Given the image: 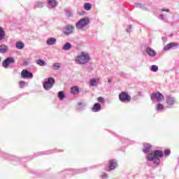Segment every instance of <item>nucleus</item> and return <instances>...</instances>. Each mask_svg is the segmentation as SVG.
I'll return each mask as SVG.
<instances>
[{"instance_id":"21","label":"nucleus","mask_w":179,"mask_h":179,"mask_svg":"<svg viewBox=\"0 0 179 179\" xmlns=\"http://www.w3.org/2000/svg\"><path fill=\"white\" fill-rule=\"evenodd\" d=\"M59 68H61V64L59 63H54L52 65V69L54 71H58V69H59Z\"/></svg>"},{"instance_id":"7","label":"nucleus","mask_w":179,"mask_h":179,"mask_svg":"<svg viewBox=\"0 0 179 179\" xmlns=\"http://www.w3.org/2000/svg\"><path fill=\"white\" fill-rule=\"evenodd\" d=\"M73 29H75L73 25L68 24L64 27L63 32L66 36H69V34H72V33H73Z\"/></svg>"},{"instance_id":"20","label":"nucleus","mask_w":179,"mask_h":179,"mask_svg":"<svg viewBox=\"0 0 179 179\" xmlns=\"http://www.w3.org/2000/svg\"><path fill=\"white\" fill-rule=\"evenodd\" d=\"M8 51V46L5 45H0V52L5 53Z\"/></svg>"},{"instance_id":"26","label":"nucleus","mask_w":179,"mask_h":179,"mask_svg":"<svg viewBox=\"0 0 179 179\" xmlns=\"http://www.w3.org/2000/svg\"><path fill=\"white\" fill-rule=\"evenodd\" d=\"M3 37H5V31L0 27V41L3 40Z\"/></svg>"},{"instance_id":"24","label":"nucleus","mask_w":179,"mask_h":179,"mask_svg":"<svg viewBox=\"0 0 179 179\" xmlns=\"http://www.w3.org/2000/svg\"><path fill=\"white\" fill-rule=\"evenodd\" d=\"M72 45H71V43H66L64 46H63V50L65 51H68V50H71V48Z\"/></svg>"},{"instance_id":"16","label":"nucleus","mask_w":179,"mask_h":179,"mask_svg":"<svg viewBox=\"0 0 179 179\" xmlns=\"http://www.w3.org/2000/svg\"><path fill=\"white\" fill-rule=\"evenodd\" d=\"M146 52L150 55V57H155L156 55V52L153 50V49L150 48H147Z\"/></svg>"},{"instance_id":"19","label":"nucleus","mask_w":179,"mask_h":179,"mask_svg":"<svg viewBox=\"0 0 179 179\" xmlns=\"http://www.w3.org/2000/svg\"><path fill=\"white\" fill-rule=\"evenodd\" d=\"M15 47L18 50H22L24 48V43H23L22 42L18 41L16 43Z\"/></svg>"},{"instance_id":"23","label":"nucleus","mask_w":179,"mask_h":179,"mask_svg":"<svg viewBox=\"0 0 179 179\" xmlns=\"http://www.w3.org/2000/svg\"><path fill=\"white\" fill-rule=\"evenodd\" d=\"M36 64L38 65H39V66H45V65H46V63L44 60H41V59H38L36 61Z\"/></svg>"},{"instance_id":"36","label":"nucleus","mask_w":179,"mask_h":179,"mask_svg":"<svg viewBox=\"0 0 179 179\" xmlns=\"http://www.w3.org/2000/svg\"><path fill=\"white\" fill-rule=\"evenodd\" d=\"M160 19H164V15L163 14H161L159 15Z\"/></svg>"},{"instance_id":"34","label":"nucleus","mask_w":179,"mask_h":179,"mask_svg":"<svg viewBox=\"0 0 179 179\" xmlns=\"http://www.w3.org/2000/svg\"><path fill=\"white\" fill-rule=\"evenodd\" d=\"M98 101H100V103H104V98H103L102 96L99 97Z\"/></svg>"},{"instance_id":"30","label":"nucleus","mask_w":179,"mask_h":179,"mask_svg":"<svg viewBox=\"0 0 179 179\" xmlns=\"http://www.w3.org/2000/svg\"><path fill=\"white\" fill-rule=\"evenodd\" d=\"M26 83H24V81H20V83H19V85H20V87L21 88V89H23L24 87V85H25Z\"/></svg>"},{"instance_id":"4","label":"nucleus","mask_w":179,"mask_h":179,"mask_svg":"<svg viewBox=\"0 0 179 179\" xmlns=\"http://www.w3.org/2000/svg\"><path fill=\"white\" fill-rule=\"evenodd\" d=\"M89 22H90L89 18L85 17L79 20L76 23V27L77 29H82L83 27H85V26H87V24H89Z\"/></svg>"},{"instance_id":"35","label":"nucleus","mask_w":179,"mask_h":179,"mask_svg":"<svg viewBox=\"0 0 179 179\" xmlns=\"http://www.w3.org/2000/svg\"><path fill=\"white\" fill-rule=\"evenodd\" d=\"M162 12H170V9H162Z\"/></svg>"},{"instance_id":"31","label":"nucleus","mask_w":179,"mask_h":179,"mask_svg":"<svg viewBox=\"0 0 179 179\" xmlns=\"http://www.w3.org/2000/svg\"><path fill=\"white\" fill-rule=\"evenodd\" d=\"M152 161H154L155 164H160V159H159V158H155Z\"/></svg>"},{"instance_id":"22","label":"nucleus","mask_w":179,"mask_h":179,"mask_svg":"<svg viewBox=\"0 0 179 179\" xmlns=\"http://www.w3.org/2000/svg\"><path fill=\"white\" fill-rule=\"evenodd\" d=\"M150 149H152V145L147 144L145 149L143 150V152L144 153H148L150 150Z\"/></svg>"},{"instance_id":"12","label":"nucleus","mask_w":179,"mask_h":179,"mask_svg":"<svg viewBox=\"0 0 179 179\" xmlns=\"http://www.w3.org/2000/svg\"><path fill=\"white\" fill-rule=\"evenodd\" d=\"M166 103L169 106H174L176 104V99L171 96H168L166 98Z\"/></svg>"},{"instance_id":"5","label":"nucleus","mask_w":179,"mask_h":179,"mask_svg":"<svg viewBox=\"0 0 179 179\" xmlns=\"http://www.w3.org/2000/svg\"><path fill=\"white\" fill-rule=\"evenodd\" d=\"M119 99L120 101H131V96L128 94V92H122L119 94Z\"/></svg>"},{"instance_id":"39","label":"nucleus","mask_w":179,"mask_h":179,"mask_svg":"<svg viewBox=\"0 0 179 179\" xmlns=\"http://www.w3.org/2000/svg\"><path fill=\"white\" fill-rule=\"evenodd\" d=\"M0 61H1V57H0Z\"/></svg>"},{"instance_id":"10","label":"nucleus","mask_w":179,"mask_h":179,"mask_svg":"<svg viewBox=\"0 0 179 179\" xmlns=\"http://www.w3.org/2000/svg\"><path fill=\"white\" fill-rule=\"evenodd\" d=\"M174 47H178V43H170L166 45V46L164 48V50L165 51H167L169 50H171V48H174Z\"/></svg>"},{"instance_id":"33","label":"nucleus","mask_w":179,"mask_h":179,"mask_svg":"<svg viewBox=\"0 0 179 179\" xmlns=\"http://www.w3.org/2000/svg\"><path fill=\"white\" fill-rule=\"evenodd\" d=\"M66 16H67L68 17H71V16H72V13H71L70 11H66Z\"/></svg>"},{"instance_id":"9","label":"nucleus","mask_w":179,"mask_h":179,"mask_svg":"<svg viewBox=\"0 0 179 179\" xmlns=\"http://www.w3.org/2000/svg\"><path fill=\"white\" fill-rule=\"evenodd\" d=\"M21 76L23 79H31L33 78V73L26 69H23L21 72Z\"/></svg>"},{"instance_id":"38","label":"nucleus","mask_w":179,"mask_h":179,"mask_svg":"<svg viewBox=\"0 0 179 179\" xmlns=\"http://www.w3.org/2000/svg\"><path fill=\"white\" fill-rule=\"evenodd\" d=\"M129 30H131V28H129V29H127V31H128Z\"/></svg>"},{"instance_id":"25","label":"nucleus","mask_w":179,"mask_h":179,"mask_svg":"<svg viewBox=\"0 0 179 179\" xmlns=\"http://www.w3.org/2000/svg\"><path fill=\"white\" fill-rule=\"evenodd\" d=\"M84 9L85 10H90V9H92V4H90V3H85L84 4Z\"/></svg>"},{"instance_id":"1","label":"nucleus","mask_w":179,"mask_h":179,"mask_svg":"<svg viewBox=\"0 0 179 179\" xmlns=\"http://www.w3.org/2000/svg\"><path fill=\"white\" fill-rule=\"evenodd\" d=\"M90 59L88 53L83 52L80 55L77 56L76 58V62L77 64H80V65H85V64H87Z\"/></svg>"},{"instance_id":"28","label":"nucleus","mask_w":179,"mask_h":179,"mask_svg":"<svg viewBox=\"0 0 179 179\" xmlns=\"http://www.w3.org/2000/svg\"><path fill=\"white\" fill-rule=\"evenodd\" d=\"M151 71L152 72H157V71H159V67L157 66H156V65H152L151 66Z\"/></svg>"},{"instance_id":"3","label":"nucleus","mask_w":179,"mask_h":179,"mask_svg":"<svg viewBox=\"0 0 179 179\" xmlns=\"http://www.w3.org/2000/svg\"><path fill=\"white\" fill-rule=\"evenodd\" d=\"M54 83H55V80L52 77H50L48 78V80L43 83V87L45 90H50V89L52 88L54 86Z\"/></svg>"},{"instance_id":"6","label":"nucleus","mask_w":179,"mask_h":179,"mask_svg":"<svg viewBox=\"0 0 179 179\" xmlns=\"http://www.w3.org/2000/svg\"><path fill=\"white\" fill-rule=\"evenodd\" d=\"M150 99L151 100L162 101V100H164V96L160 92H153L150 96Z\"/></svg>"},{"instance_id":"14","label":"nucleus","mask_w":179,"mask_h":179,"mask_svg":"<svg viewBox=\"0 0 179 179\" xmlns=\"http://www.w3.org/2000/svg\"><path fill=\"white\" fill-rule=\"evenodd\" d=\"M55 43H57V39H55V38H49L46 41V44H48V45H54Z\"/></svg>"},{"instance_id":"29","label":"nucleus","mask_w":179,"mask_h":179,"mask_svg":"<svg viewBox=\"0 0 179 179\" xmlns=\"http://www.w3.org/2000/svg\"><path fill=\"white\" fill-rule=\"evenodd\" d=\"M163 108H164V106H163V105H162L161 103H159L156 108V110L159 111L160 110H163Z\"/></svg>"},{"instance_id":"17","label":"nucleus","mask_w":179,"mask_h":179,"mask_svg":"<svg viewBox=\"0 0 179 179\" xmlns=\"http://www.w3.org/2000/svg\"><path fill=\"white\" fill-rule=\"evenodd\" d=\"M70 92L71 94H78L79 93V87L78 86H74L71 88Z\"/></svg>"},{"instance_id":"18","label":"nucleus","mask_w":179,"mask_h":179,"mask_svg":"<svg viewBox=\"0 0 179 179\" xmlns=\"http://www.w3.org/2000/svg\"><path fill=\"white\" fill-rule=\"evenodd\" d=\"M48 3L50 5V6H51V8H55V6L58 5V2H57L55 0H48Z\"/></svg>"},{"instance_id":"32","label":"nucleus","mask_w":179,"mask_h":179,"mask_svg":"<svg viewBox=\"0 0 179 179\" xmlns=\"http://www.w3.org/2000/svg\"><path fill=\"white\" fill-rule=\"evenodd\" d=\"M170 153H171V151L170 150H164L165 156H169Z\"/></svg>"},{"instance_id":"37","label":"nucleus","mask_w":179,"mask_h":179,"mask_svg":"<svg viewBox=\"0 0 179 179\" xmlns=\"http://www.w3.org/2000/svg\"><path fill=\"white\" fill-rule=\"evenodd\" d=\"M108 82L109 83H111V82H113V80H112L111 78H108Z\"/></svg>"},{"instance_id":"2","label":"nucleus","mask_w":179,"mask_h":179,"mask_svg":"<svg viewBox=\"0 0 179 179\" xmlns=\"http://www.w3.org/2000/svg\"><path fill=\"white\" fill-rule=\"evenodd\" d=\"M164 155L163 151L157 150L148 154L147 160L152 162V160H155V159H160V157H163Z\"/></svg>"},{"instance_id":"27","label":"nucleus","mask_w":179,"mask_h":179,"mask_svg":"<svg viewBox=\"0 0 179 179\" xmlns=\"http://www.w3.org/2000/svg\"><path fill=\"white\" fill-rule=\"evenodd\" d=\"M58 97L59 100H64V99H65V94H64V92H59L58 94Z\"/></svg>"},{"instance_id":"11","label":"nucleus","mask_w":179,"mask_h":179,"mask_svg":"<svg viewBox=\"0 0 179 179\" xmlns=\"http://www.w3.org/2000/svg\"><path fill=\"white\" fill-rule=\"evenodd\" d=\"M117 167V161L115 159L109 160V170H114Z\"/></svg>"},{"instance_id":"15","label":"nucleus","mask_w":179,"mask_h":179,"mask_svg":"<svg viewBox=\"0 0 179 179\" xmlns=\"http://www.w3.org/2000/svg\"><path fill=\"white\" fill-rule=\"evenodd\" d=\"M101 110V106L100 105V103H95L94 105V107L92 108V111H94V113H97V111H100Z\"/></svg>"},{"instance_id":"13","label":"nucleus","mask_w":179,"mask_h":179,"mask_svg":"<svg viewBox=\"0 0 179 179\" xmlns=\"http://www.w3.org/2000/svg\"><path fill=\"white\" fill-rule=\"evenodd\" d=\"M100 82L99 78H92L90 80V86H97V83Z\"/></svg>"},{"instance_id":"8","label":"nucleus","mask_w":179,"mask_h":179,"mask_svg":"<svg viewBox=\"0 0 179 179\" xmlns=\"http://www.w3.org/2000/svg\"><path fill=\"white\" fill-rule=\"evenodd\" d=\"M15 62V59L13 57H8L5 60L3 61L2 65L3 68H9V65L10 64H13Z\"/></svg>"}]
</instances>
